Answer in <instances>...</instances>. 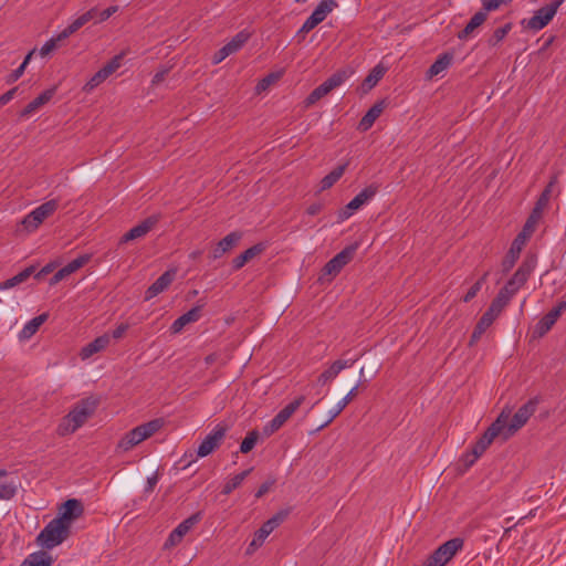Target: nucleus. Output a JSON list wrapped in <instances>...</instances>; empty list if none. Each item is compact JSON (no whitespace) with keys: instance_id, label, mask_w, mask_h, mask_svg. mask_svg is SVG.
Listing matches in <instances>:
<instances>
[{"instance_id":"f257e3e1","label":"nucleus","mask_w":566,"mask_h":566,"mask_svg":"<svg viewBox=\"0 0 566 566\" xmlns=\"http://www.w3.org/2000/svg\"><path fill=\"white\" fill-rule=\"evenodd\" d=\"M98 403L99 400L95 397H87L77 401L60 422L57 433L60 436H66L75 432L93 416Z\"/></svg>"},{"instance_id":"f03ea898","label":"nucleus","mask_w":566,"mask_h":566,"mask_svg":"<svg viewBox=\"0 0 566 566\" xmlns=\"http://www.w3.org/2000/svg\"><path fill=\"white\" fill-rule=\"evenodd\" d=\"M539 400L541 399L538 397L531 398L527 402H525L523 406H521L517 409V411L514 413V416L512 417L510 422H509V419L511 416V410L509 408H504L502 410V411H505V413H506L505 427L503 428L504 441H506L517 430H520L523 426H525V423L528 421V419L536 411Z\"/></svg>"},{"instance_id":"7ed1b4c3","label":"nucleus","mask_w":566,"mask_h":566,"mask_svg":"<svg viewBox=\"0 0 566 566\" xmlns=\"http://www.w3.org/2000/svg\"><path fill=\"white\" fill-rule=\"evenodd\" d=\"M70 535L71 530L69 525L63 524L61 520L54 517L39 533L36 543L43 548L52 549L66 541Z\"/></svg>"},{"instance_id":"20e7f679","label":"nucleus","mask_w":566,"mask_h":566,"mask_svg":"<svg viewBox=\"0 0 566 566\" xmlns=\"http://www.w3.org/2000/svg\"><path fill=\"white\" fill-rule=\"evenodd\" d=\"M161 427V419H154L139 424L124 434V437L118 441L117 448L125 452L129 451L135 446L155 434Z\"/></svg>"},{"instance_id":"39448f33","label":"nucleus","mask_w":566,"mask_h":566,"mask_svg":"<svg viewBox=\"0 0 566 566\" xmlns=\"http://www.w3.org/2000/svg\"><path fill=\"white\" fill-rule=\"evenodd\" d=\"M463 545L464 541L461 537L444 542L427 557L422 566H446L463 548Z\"/></svg>"},{"instance_id":"423d86ee","label":"nucleus","mask_w":566,"mask_h":566,"mask_svg":"<svg viewBox=\"0 0 566 566\" xmlns=\"http://www.w3.org/2000/svg\"><path fill=\"white\" fill-rule=\"evenodd\" d=\"M505 411H502L494 422L484 431V433L472 446L471 451L474 452V458H480L485 450L490 447L493 440L497 437L504 441L503 428L505 427Z\"/></svg>"},{"instance_id":"0eeeda50","label":"nucleus","mask_w":566,"mask_h":566,"mask_svg":"<svg viewBox=\"0 0 566 566\" xmlns=\"http://www.w3.org/2000/svg\"><path fill=\"white\" fill-rule=\"evenodd\" d=\"M564 0H553L551 3L539 8L528 20H522L521 24L528 30L539 31L544 29L555 17Z\"/></svg>"},{"instance_id":"6e6552de","label":"nucleus","mask_w":566,"mask_h":566,"mask_svg":"<svg viewBox=\"0 0 566 566\" xmlns=\"http://www.w3.org/2000/svg\"><path fill=\"white\" fill-rule=\"evenodd\" d=\"M289 515L287 510L279 511L271 518L262 524V526L254 533V537L248 546L247 554H252L255 549L263 545L265 538L280 526Z\"/></svg>"},{"instance_id":"1a4fd4ad","label":"nucleus","mask_w":566,"mask_h":566,"mask_svg":"<svg viewBox=\"0 0 566 566\" xmlns=\"http://www.w3.org/2000/svg\"><path fill=\"white\" fill-rule=\"evenodd\" d=\"M357 248L358 243H354L338 252L324 265L319 280H323L324 276L335 277L354 259Z\"/></svg>"},{"instance_id":"9d476101","label":"nucleus","mask_w":566,"mask_h":566,"mask_svg":"<svg viewBox=\"0 0 566 566\" xmlns=\"http://www.w3.org/2000/svg\"><path fill=\"white\" fill-rule=\"evenodd\" d=\"M57 207L59 201L56 199H51L25 216L22 220V224L28 231H34L48 217L54 213Z\"/></svg>"},{"instance_id":"9b49d317","label":"nucleus","mask_w":566,"mask_h":566,"mask_svg":"<svg viewBox=\"0 0 566 566\" xmlns=\"http://www.w3.org/2000/svg\"><path fill=\"white\" fill-rule=\"evenodd\" d=\"M378 192L377 185H369L357 193L339 212L342 220L348 219L354 211L359 209L363 205L367 203Z\"/></svg>"},{"instance_id":"f8f14e48","label":"nucleus","mask_w":566,"mask_h":566,"mask_svg":"<svg viewBox=\"0 0 566 566\" xmlns=\"http://www.w3.org/2000/svg\"><path fill=\"white\" fill-rule=\"evenodd\" d=\"M226 432L227 428L224 426L217 424L199 444L197 455L203 458L212 453L221 444L223 438L226 437Z\"/></svg>"},{"instance_id":"ddd939ff","label":"nucleus","mask_w":566,"mask_h":566,"mask_svg":"<svg viewBox=\"0 0 566 566\" xmlns=\"http://www.w3.org/2000/svg\"><path fill=\"white\" fill-rule=\"evenodd\" d=\"M83 513V503L77 499H69L62 504L56 518L61 520L63 524L69 525V528L71 530L72 522L81 517Z\"/></svg>"},{"instance_id":"4468645a","label":"nucleus","mask_w":566,"mask_h":566,"mask_svg":"<svg viewBox=\"0 0 566 566\" xmlns=\"http://www.w3.org/2000/svg\"><path fill=\"white\" fill-rule=\"evenodd\" d=\"M160 220L159 214H153L146 218L144 221L133 227L127 231L120 239L118 244H124L138 238L145 237Z\"/></svg>"},{"instance_id":"2eb2a0df","label":"nucleus","mask_w":566,"mask_h":566,"mask_svg":"<svg viewBox=\"0 0 566 566\" xmlns=\"http://www.w3.org/2000/svg\"><path fill=\"white\" fill-rule=\"evenodd\" d=\"M201 521V513H195L185 521H182L169 535L167 545H176L182 537L199 522Z\"/></svg>"},{"instance_id":"dca6fc26","label":"nucleus","mask_w":566,"mask_h":566,"mask_svg":"<svg viewBox=\"0 0 566 566\" xmlns=\"http://www.w3.org/2000/svg\"><path fill=\"white\" fill-rule=\"evenodd\" d=\"M241 239L242 232H230L216 244V247L211 251L210 258L213 260L220 259L223 254L235 248Z\"/></svg>"},{"instance_id":"f3484780","label":"nucleus","mask_w":566,"mask_h":566,"mask_svg":"<svg viewBox=\"0 0 566 566\" xmlns=\"http://www.w3.org/2000/svg\"><path fill=\"white\" fill-rule=\"evenodd\" d=\"M176 276L175 270L164 272L145 292V301H149L169 287Z\"/></svg>"},{"instance_id":"a211bd4d","label":"nucleus","mask_w":566,"mask_h":566,"mask_svg":"<svg viewBox=\"0 0 566 566\" xmlns=\"http://www.w3.org/2000/svg\"><path fill=\"white\" fill-rule=\"evenodd\" d=\"M56 93V86H52L44 92H42L38 97L31 101L20 113L19 116L21 118H27L31 116L33 113L39 111L42 106L48 104Z\"/></svg>"},{"instance_id":"6ab92c4d","label":"nucleus","mask_w":566,"mask_h":566,"mask_svg":"<svg viewBox=\"0 0 566 566\" xmlns=\"http://www.w3.org/2000/svg\"><path fill=\"white\" fill-rule=\"evenodd\" d=\"M525 244H526L525 240L518 238L517 235L515 237V239L513 240V242L510 247V250L507 251V253L505 254V256L502 261L501 266H502L503 273H507L509 271H511L513 269V266L515 265L516 261L518 260L520 253L523 250Z\"/></svg>"},{"instance_id":"aec40b11","label":"nucleus","mask_w":566,"mask_h":566,"mask_svg":"<svg viewBox=\"0 0 566 566\" xmlns=\"http://www.w3.org/2000/svg\"><path fill=\"white\" fill-rule=\"evenodd\" d=\"M205 306V303L198 304L189 310L187 313L179 316L170 326V331L172 334H178L182 331V328L190 324L199 321L201 317V311Z\"/></svg>"},{"instance_id":"412c9836","label":"nucleus","mask_w":566,"mask_h":566,"mask_svg":"<svg viewBox=\"0 0 566 566\" xmlns=\"http://www.w3.org/2000/svg\"><path fill=\"white\" fill-rule=\"evenodd\" d=\"M111 340V336L108 334H103L102 336L96 337L91 343L86 344L80 352V357L85 360L93 355L104 350Z\"/></svg>"},{"instance_id":"4be33fe9","label":"nucleus","mask_w":566,"mask_h":566,"mask_svg":"<svg viewBox=\"0 0 566 566\" xmlns=\"http://www.w3.org/2000/svg\"><path fill=\"white\" fill-rule=\"evenodd\" d=\"M453 59L454 55L452 52H444L440 54L437 57V60L431 64V66L427 70V80H432L434 76L446 71L452 64Z\"/></svg>"},{"instance_id":"5701e85b","label":"nucleus","mask_w":566,"mask_h":566,"mask_svg":"<svg viewBox=\"0 0 566 566\" xmlns=\"http://www.w3.org/2000/svg\"><path fill=\"white\" fill-rule=\"evenodd\" d=\"M386 106V103L385 101H380V102H377L375 103L368 111L367 113L363 116V118L360 119L359 124H358V129L361 130V132H366L368 130L369 128H371V126L374 125V123L376 122V119L380 116V114L382 113L384 108Z\"/></svg>"},{"instance_id":"b1692460","label":"nucleus","mask_w":566,"mask_h":566,"mask_svg":"<svg viewBox=\"0 0 566 566\" xmlns=\"http://www.w3.org/2000/svg\"><path fill=\"white\" fill-rule=\"evenodd\" d=\"M264 251V245L262 243H258L247 249L244 252L239 254L232 260V270L239 271L242 269L248 262L254 259L256 255Z\"/></svg>"},{"instance_id":"393cba45","label":"nucleus","mask_w":566,"mask_h":566,"mask_svg":"<svg viewBox=\"0 0 566 566\" xmlns=\"http://www.w3.org/2000/svg\"><path fill=\"white\" fill-rule=\"evenodd\" d=\"M488 13L483 8L479 12H476L468 22V24L464 27L463 30H461L458 33V39L460 40H467L469 36L472 35L475 29H478L480 25H482L486 19Z\"/></svg>"},{"instance_id":"a878e982","label":"nucleus","mask_w":566,"mask_h":566,"mask_svg":"<svg viewBox=\"0 0 566 566\" xmlns=\"http://www.w3.org/2000/svg\"><path fill=\"white\" fill-rule=\"evenodd\" d=\"M359 382H357L349 392L337 403V406L329 412V418L319 426V429L328 426L343 410L344 408L356 397Z\"/></svg>"},{"instance_id":"bb28decb","label":"nucleus","mask_w":566,"mask_h":566,"mask_svg":"<svg viewBox=\"0 0 566 566\" xmlns=\"http://www.w3.org/2000/svg\"><path fill=\"white\" fill-rule=\"evenodd\" d=\"M49 318L48 313H42L39 316L33 317L29 321L19 334L20 339L31 338L40 328V326Z\"/></svg>"},{"instance_id":"cd10ccee","label":"nucleus","mask_w":566,"mask_h":566,"mask_svg":"<svg viewBox=\"0 0 566 566\" xmlns=\"http://www.w3.org/2000/svg\"><path fill=\"white\" fill-rule=\"evenodd\" d=\"M559 175H560V171H555L551 176L548 184L546 185V187L544 188V190L542 191V193L539 195V197L535 203H537L538 206H543L545 208L548 206V202H549L552 196L556 191Z\"/></svg>"},{"instance_id":"c85d7f7f","label":"nucleus","mask_w":566,"mask_h":566,"mask_svg":"<svg viewBox=\"0 0 566 566\" xmlns=\"http://www.w3.org/2000/svg\"><path fill=\"white\" fill-rule=\"evenodd\" d=\"M96 14L95 9H91L76 18L69 27L61 32V38H69L71 34L80 30L83 25L90 22Z\"/></svg>"},{"instance_id":"c756f323","label":"nucleus","mask_w":566,"mask_h":566,"mask_svg":"<svg viewBox=\"0 0 566 566\" xmlns=\"http://www.w3.org/2000/svg\"><path fill=\"white\" fill-rule=\"evenodd\" d=\"M504 308L505 305L494 298L478 322L490 327Z\"/></svg>"},{"instance_id":"7c9ffc66","label":"nucleus","mask_w":566,"mask_h":566,"mask_svg":"<svg viewBox=\"0 0 566 566\" xmlns=\"http://www.w3.org/2000/svg\"><path fill=\"white\" fill-rule=\"evenodd\" d=\"M52 564V556L44 551H39L30 554L20 566H51Z\"/></svg>"},{"instance_id":"2f4dec72","label":"nucleus","mask_w":566,"mask_h":566,"mask_svg":"<svg viewBox=\"0 0 566 566\" xmlns=\"http://www.w3.org/2000/svg\"><path fill=\"white\" fill-rule=\"evenodd\" d=\"M34 271L35 268L33 265L25 268L17 275L0 283V290H8L23 283L34 273Z\"/></svg>"},{"instance_id":"473e14b6","label":"nucleus","mask_w":566,"mask_h":566,"mask_svg":"<svg viewBox=\"0 0 566 566\" xmlns=\"http://www.w3.org/2000/svg\"><path fill=\"white\" fill-rule=\"evenodd\" d=\"M347 163L344 164V165H339L337 166L336 168H334L328 175H326L322 180H321V190H327L329 189L331 187H333L339 179L340 177L344 175L346 168H347Z\"/></svg>"},{"instance_id":"72a5a7b5","label":"nucleus","mask_w":566,"mask_h":566,"mask_svg":"<svg viewBox=\"0 0 566 566\" xmlns=\"http://www.w3.org/2000/svg\"><path fill=\"white\" fill-rule=\"evenodd\" d=\"M384 75L385 69L381 65L375 66L361 83L363 92L370 91L374 86L377 85Z\"/></svg>"},{"instance_id":"f704fd0d","label":"nucleus","mask_w":566,"mask_h":566,"mask_svg":"<svg viewBox=\"0 0 566 566\" xmlns=\"http://www.w3.org/2000/svg\"><path fill=\"white\" fill-rule=\"evenodd\" d=\"M356 359H337L324 373L329 380H333L343 369L352 367Z\"/></svg>"},{"instance_id":"c9c22d12","label":"nucleus","mask_w":566,"mask_h":566,"mask_svg":"<svg viewBox=\"0 0 566 566\" xmlns=\"http://www.w3.org/2000/svg\"><path fill=\"white\" fill-rule=\"evenodd\" d=\"M252 470L253 469L250 468L248 470L242 471L239 474H235L232 479H230L229 481L226 482V484L222 488L221 493L224 495H229L230 493H232L235 489H238L242 484L244 479L251 473Z\"/></svg>"},{"instance_id":"e433bc0d","label":"nucleus","mask_w":566,"mask_h":566,"mask_svg":"<svg viewBox=\"0 0 566 566\" xmlns=\"http://www.w3.org/2000/svg\"><path fill=\"white\" fill-rule=\"evenodd\" d=\"M349 74L345 70H339L332 74L328 78H326L323 84L327 88V91L331 93L334 88L340 86L347 78Z\"/></svg>"},{"instance_id":"4c0bfd02","label":"nucleus","mask_w":566,"mask_h":566,"mask_svg":"<svg viewBox=\"0 0 566 566\" xmlns=\"http://www.w3.org/2000/svg\"><path fill=\"white\" fill-rule=\"evenodd\" d=\"M557 319L552 317L551 314H545L536 324L534 329V335L536 337H543L545 334H547L552 327L555 325Z\"/></svg>"},{"instance_id":"58836bf2","label":"nucleus","mask_w":566,"mask_h":566,"mask_svg":"<svg viewBox=\"0 0 566 566\" xmlns=\"http://www.w3.org/2000/svg\"><path fill=\"white\" fill-rule=\"evenodd\" d=\"M35 53V49L31 50L24 57L23 62L21 63V65L15 69L14 71H12L10 74L7 75L6 77V83L7 84H13L15 83L24 73L25 71V67L28 66V64L30 63L33 54Z\"/></svg>"},{"instance_id":"ea45409f","label":"nucleus","mask_w":566,"mask_h":566,"mask_svg":"<svg viewBox=\"0 0 566 566\" xmlns=\"http://www.w3.org/2000/svg\"><path fill=\"white\" fill-rule=\"evenodd\" d=\"M337 7L335 0H323L318 3L315 10L312 12L313 15L318 18V21H324L329 12L333 11L334 8Z\"/></svg>"},{"instance_id":"a19ab883","label":"nucleus","mask_w":566,"mask_h":566,"mask_svg":"<svg viewBox=\"0 0 566 566\" xmlns=\"http://www.w3.org/2000/svg\"><path fill=\"white\" fill-rule=\"evenodd\" d=\"M289 418H286L285 413H283L281 410L277 412V415L264 426L263 431L265 436H271L275 431H277L286 421Z\"/></svg>"},{"instance_id":"79ce46f5","label":"nucleus","mask_w":566,"mask_h":566,"mask_svg":"<svg viewBox=\"0 0 566 566\" xmlns=\"http://www.w3.org/2000/svg\"><path fill=\"white\" fill-rule=\"evenodd\" d=\"M92 255L91 254H82V255H78L76 259L72 260L71 262H69L66 265L63 266V270L64 272L69 275H71L72 273L76 272L77 270H80L81 268H83L85 264L88 263V261L91 260Z\"/></svg>"},{"instance_id":"37998d69","label":"nucleus","mask_w":566,"mask_h":566,"mask_svg":"<svg viewBox=\"0 0 566 566\" xmlns=\"http://www.w3.org/2000/svg\"><path fill=\"white\" fill-rule=\"evenodd\" d=\"M250 33L247 31H241L237 33L231 41H229L226 45L230 50V52L233 54L238 52L249 40Z\"/></svg>"},{"instance_id":"c03bdc74","label":"nucleus","mask_w":566,"mask_h":566,"mask_svg":"<svg viewBox=\"0 0 566 566\" xmlns=\"http://www.w3.org/2000/svg\"><path fill=\"white\" fill-rule=\"evenodd\" d=\"M512 23L507 22L503 27L497 28L493 34L489 38L488 44L490 46H496L507 35V33L512 30Z\"/></svg>"},{"instance_id":"a18cd8bd","label":"nucleus","mask_w":566,"mask_h":566,"mask_svg":"<svg viewBox=\"0 0 566 566\" xmlns=\"http://www.w3.org/2000/svg\"><path fill=\"white\" fill-rule=\"evenodd\" d=\"M125 56V52H122L115 56H113L102 69V73L106 75L108 78L114 72H116L120 65L122 61Z\"/></svg>"},{"instance_id":"49530a36","label":"nucleus","mask_w":566,"mask_h":566,"mask_svg":"<svg viewBox=\"0 0 566 566\" xmlns=\"http://www.w3.org/2000/svg\"><path fill=\"white\" fill-rule=\"evenodd\" d=\"M520 289L515 285H509V281L499 291L495 300L504 304L505 306L510 303L511 298Z\"/></svg>"},{"instance_id":"de8ad7c7","label":"nucleus","mask_w":566,"mask_h":566,"mask_svg":"<svg viewBox=\"0 0 566 566\" xmlns=\"http://www.w3.org/2000/svg\"><path fill=\"white\" fill-rule=\"evenodd\" d=\"M490 274V271H486L467 292V294L462 297V301L464 303L471 302L476 294L481 291L483 284L485 283L488 276Z\"/></svg>"},{"instance_id":"09e8293b","label":"nucleus","mask_w":566,"mask_h":566,"mask_svg":"<svg viewBox=\"0 0 566 566\" xmlns=\"http://www.w3.org/2000/svg\"><path fill=\"white\" fill-rule=\"evenodd\" d=\"M260 438V433L258 430H252L248 432L247 437L242 440L240 444V452L249 453L256 444Z\"/></svg>"},{"instance_id":"8fccbe9b","label":"nucleus","mask_w":566,"mask_h":566,"mask_svg":"<svg viewBox=\"0 0 566 566\" xmlns=\"http://www.w3.org/2000/svg\"><path fill=\"white\" fill-rule=\"evenodd\" d=\"M329 92L325 87V85L322 83L316 88H314L310 95L305 99L306 106H311L315 104L317 101H319L322 97L327 95Z\"/></svg>"},{"instance_id":"3c124183","label":"nucleus","mask_w":566,"mask_h":566,"mask_svg":"<svg viewBox=\"0 0 566 566\" xmlns=\"http://www.w3.org/2000/svg\"><path fill=\"white\" fill-rule=\"evenodd\" d=\"M536 255L527 254L517 270H520L524 275L530 277V275L532 274L536 266Z\"/></svg>"},{"instance_id":"603ef678","label":"nucleus","mask_w":566,"mask_h":566,"mask_svg":"<svg viewBox=\"0 0 566 566\" xmlns=\"http://www.w3.org/2000/svg\"><path fill=\"white\" fill-rule=\"evenodd\" d=\"M18 486L14 482H6L0 484V500H11L15 496Z\"/></svg>"},{"instance_id":"864d4df0","label":"nucleus","mask_w":566,"mask_h":566,"mask_svg":"<svg viewBox=\"0 0 566 566\" xmlns=\"http://www.w3.org/2000/svg\"><path fill=\"white\" fill-rule=\"evenodd\" d=\"M105 80H107L106 75L102 73L101 70H98L91 78L90 81L84 85L83 90L86 93L92 92L95 87H97L99 84H102Z\"/></svg>"},{"instance_id":"5fc2aeb1","label":"nucleus","mask_w":566,"mask_h":566,"mask_svg":"<svg viewBox=\"0 0 566 566\" xmlns=\"http://www.w3.org/2000/svg\"><path fill=\"white\" fill-rule=\"evenodd\" d=\"M305 396H298L293 401L287 403L284 408L281 409L283 413H285L286 418H291L293 413L301 407L304 402Z\"/></svg>"},{"instance_id":"6e6d98bb","label":"nucleus","mask_w":566,"mask_h":566,"mask_svg":"<svg viewBox=\"0 0 566 566\" xmlns=\"http://www.w3.org/2000/svg\"><path fill=\"white\" fill-rule=\"evenodd\" d=\"M66 38H61V33H59L56 36L51 38L49 41H46L42 48L40 49V54L42 56L48 55L51 53L57 45L59 42L65 40Z\"/></svg>"},{"instance_id":"4d7b16f0","label":"nucleus","mask_w":566,"mask_h":566,"mask_svg":"<svg viewBox=\"0 0 566 566\" xmlns=\"http://www.w3.org/2000/svg\"><path fill=\"white\" fill-rule=\"evenodd\" d=\"M281 77V73H270L264 78H262L258 85L256 90L264 91L266 90L271 84L275 83Z\"/></svg>"},{"instance_id":"13d9d810","label":"nucleus","mask_w":566,"mask_h":566,"mask_svg":"<svg viewBox=\"0 0 566 566\" xmlns=\"http://www.w3.org/2000/svg\"><path fill=\"white\" fill-rule=\"evenodd\" d=\"M536 230V226L534 223H532L530 220L526 219L524 226H523V229L521 230V232L517 234L518 238L525 240L526 242L528 241V239L533 235V233L535 232Z\"/></svg>"},{"instance_id":"bf43d9fd","label":"nucleus","mask_w":566,"mask_h":566,"mask_svg":"<svg viewBox=\"0 0 566 566\" xmlns=\"http://www.w3.org/2000/svg\"><path fill=\"white\" fill-rule=\"evenodd\" d=\"M528 280V276L524 275L520 270L513 274V276L509 280V285H515L518 289L522 287Z\"/></svg>"},{"instance_id":"052dcab7","label":"nucleus","mask_w":566,"mask_h":566,"mask_svg":"<svg viewBox=\"0 0 566 566\" xmlns=\"http://www.w3.org/2000/svg\"><path fill=\"white\" fill-rule=\"evenodd\" d=\"M544 210H545V207L538 206L537 203H535L527 220H530L532 223H534L537 227L539 220L542 219Z\"/></svg>"},{"instance_id":"680f3d73","label":"nucleus","mask_w":566,"mask_h":566,"mask_svg":"<svg viewBox=\"0 0 566 566\" xmlns=\"http://www.w3.org/2000/svg\"><path fill=\"white\" fill-rule=\"evenodd\" d=\"M544 210H545V207L538 206L537 203H535L527 220H530L532 223H534L537 227L539 220L542 219Z\"/></svg>"},{"instance_id":"e2e57ef3","label":"nucleus","mask_w":566,"mask_h":566,"mask_svg":"<svg viewBox=\"0 0 566 566\" xmlns=\"http://www.w3.org/2000/svg\"><path fill=\"white\" fill-rule=\"evenodd\" d=\"M544 210H545V207L538 206L537 203H535L527 220H530L532 223H534L537 227L539 220L542 219Z\"/></svg>"},{"instance_id":"0e129e2a","label":"nucleus","mask_w":566,"mask_h":566,"mask_svg":"<svg viewBox=\"0 0 566 566\" xmlns=\"http://www.w3.org/2000/svg\"><path fill=\"white\" fill-rule=\"evenodd\" d=\"M489 327L484 326L483 324L481 323H476L473 332H472V335H471V338H470V345H474L481 337L482 335L485 333V331L488 329Z\"/></svg>"},{"instance_id":"69168bd1","label":"nucleus","mask_w":566,"mask_h":566,"mask_svg":"<svg viewBox=\"0 0 566 566\" xmlns=\"http://www.w3.org/2000/svg\"><path fill=\"white\" fill-rule=\"evenodd\" d=\"M489 327L484 326L483 324L481 323H476L473 332H472V335H471V338H470V345H474L481 337L482 335L485 333V331L488 329Z\"/></svg>"},{"instance_id":"338daca9","label":"nucleus","mask_w":566,"mask_h":566,"mask_svg":"<svg viewBox=\"0 0 566 566\" xmlns=\"http://www.w3.org/2000/svg\"><path fill=\"white\" fill-rule=\"evenodd\" d=\"M276 480L274 478L268 479L265 482H263L260 488L258 489L255 493V497L260 499L263 495H265L272 486L275 484Z\"/></svg>"},{"instance_id":"774afa93","label":"nucleus","mask_w":566,"mask_h":566,"mask_svg":"<svg viewBox=\"0 0 566 566\" xmlns=\"http://www.w3.org/2000/svg\"><path fill=\"white\" fill-rule=\"evenodd\" d=\"M321 22L322 21H318V18H316V15L311 14L301 27V32H310L314 28H316Z\"/></svg>"}]
</instances>
